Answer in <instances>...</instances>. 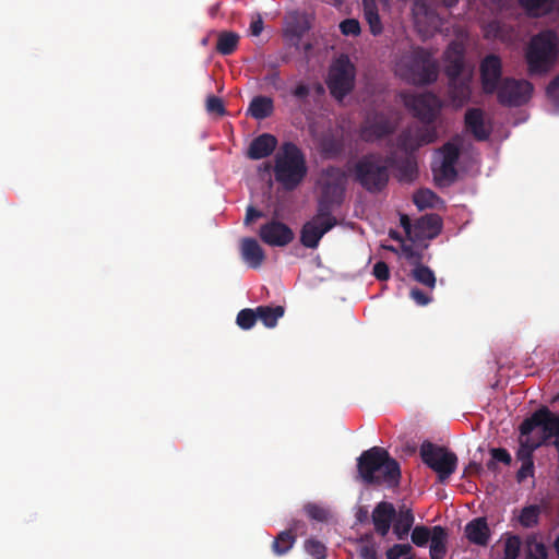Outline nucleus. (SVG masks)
Here are the masks:
<instances>
[{
  "instance_id": "nucleus-16",
  "label": "nucleus",
  "mask_w": 559,
  "mask_h": 559,
  "mask_svg": "<svg viewBox=\"0 0 559 559\" xmlns=\"http://www.w3.org/2000/svg\"><path fill=\"white\" fill-rule=\"evenodd\" d=\"M333 228V222H319L311 218L301 227L300 242L306 248L316 249L318 248L321 238Z\"/></svg>"
},
{
  "instance_id": "nucleus-47",
  "label": "nucleus",
  "mask_w": 559,
  "mask_h": 559,
  "mask_svg": "<svg viewBox=\"0 0 559 559\" xmlns=\"http://www.w3.org/2000/svg\"><path fill=\"white\" fill-rule=\"evenodd\" d=\"M304 510H305V513L311 520H314L318 522H325L329 519V512L324 508H322L316 503H307L304 507Z\"/></svg>"
},
{
  "instance_id": "nucleus-13",
  "label": "nucleus",
  "mask_w": 559,
  "mask_h": 559,
  "mask_svg": "<svg viewBox=\"0 0 559 559\" xmlns=\"http://www.w3.org/2000/svg\"><path fill=\"white\" fill-rule=\"evenodd\" d=\"M347 175L341 167L329 166L322 170L320 178V195L343 203Z\"/></svg>"
},
{
  "instance_id": "nucleus-54",
  "label": "nucleus",
  "mask_w": 559,
  "mask_h": 559,
  "mask_svg": "<svg viewBox=\"0 0 559 559\" xmlns=\"http://www.w3.org/2000/svg\"><path fill=\"white\" fill-rule=\"evenodd\" d=\"M310 86L304 82H299L293 90L292 95L301 104L306 103L310 95Z\"/></svg>"
},
{
  "instance_id": "nucleus-18",
  "label": "nucleus",
  "mask_w": 559,
  "mask_h": 559,
  "mask_svg": "<svg viewBox=\"0 0 559 559\" xmlns=\"http://www.w3.org/2000/svg\"><path fill=\"white\" fill-rule=\"evenodd\" d=\"M464 124L479 142L487 141L491 134V128L485 123V114L480 108H468L464 116Z\"/></svg>"
},
{
  "instance_id": "nucleus-12",
  "label": "nucleus",
  "mask_w": 559,
  "mask_h": 559,
  "mask_svg": "<svg viewBox=\"0 0 559 559\" xmlns=\"http://www.w3.org/2000/svg\"><path fill=\"white\" fill-rule=\"evenodd\" d=\"M437 139L438 132L435 126H418L403 130L397 136V146L406 154H413Z\"/></svg>"
},
{
  "instance_id": "nucleus-1",
  "label": "nucleus",
  "mask_w": 559,
  "mask_h": 559,
  "mask_svg": "<svg viewBox=\"0 0 559 559\" xmlns=\"http://www.w3.org/2000/svg\"><path fill=\"white\" fill-rule=\"evenodd\" d=\"M357 469L364 483L368 485L385 484L390 488L400 485V464L383 448L372 447L364 451L358 457Z\"/></svg>"
},
{
  "instance_id": "nucleus-43",
  "label": "nucleus",
  "mask_w": 559,
  "mask_h": 559,
  "mask_svg": "<svg viewBox=\"0 0 559 559\" xmlns=\"http://www.w3.org/2000/svg\"><path fill=\"white\" fill-rule=\"evenodd\" d=\"M521 538L518 535H511L504 543L503 559H518L521 550Z\"/></svg>"
},
{
  "instance_id": "nucleus-8",
  "label": "nucleus",
  "mask_w": 559,
  "mask_h": 559,
  "mask_svg": "<svg viewBox=\"0 0 559 559\" xmlns=\"http://www.w3.org/2000/svg\"><path fill=\"white\" fill-rule=\"evenodd\" d=\"M400 97L403 105L423 122V126H433L440 111V102L436 95L402 92Z\"/></svg>"
},
{
  "instance_id": "nucleus-5",
  "label": "nucleus",
  "mask_w": 559,
  "mask_h": 559,
  "mask_svg": "<svg viewBox=\"0 0 559 559\" xmlns=\"http://www.w3.org/2000/svg\"><path fill=\"white\" fill-rule=\"evenodd\" d=\"M353 175L365 190L371 193L382 191L389 182V168L380 154H367L354 165Z\"/></svg>"
},
{
  "instance_id": "nucleus-62",
  "label": "nucleus",
  "mask_w": 559,
  "mask_h": 559,
  "mask_svg": "<svg viewBox=\"0 0 559 559\" xmlns=\"http://www.w3.org/2000/svg\"><path fill=\"white\" fill-rule=\"evenodd\" d=\"M263 31V21L261 16H258L257 20H253L250 24V33L252 36H259Z\"/></svg>"
},
{
  "instance_id": "nucleus-26",
  "label": "nucleus",
  "mask_w": 559,
  "mask_h": 559,
  "mask_svg": "<svg viewBox=\"0 0 559 559\" xmlns=\"http://www.w3.org/2000/svg\"><path fill=\"white\" fill-rule=\"evenodd\" d=\"M447 530L440 525L432 527L430 559H443L447 554Z\"/></svg>"
},
{
  "instance_id": "nucleus-53",
  "label": "nucleus",
  "mask_w": 559,
  "mask_h": 559,
  "mask_svg": "<svg viewBox=\"0 0 559 559\" xmlns=\"http://www.w3.org/2000/svg\"><path fill=\"white\" fill-rule=\"evenodd\" d=\"M546 94L554 106L559 108V74L550 81L546 88Z\"/></svg>"
},
{
  "instance_id": "nucleus-60",
  "label": "nucleus",
  "mask_w": 559,
  "mask_h": 559,
  "mask_svg": "<svg viewBox=\"0 0 559 559\" xmlns=\"http://www.w3.org/2000/svg\"><path fill=\"white\" fill-rule=\"evenodd\" d=\"M400 224L401 226L403 227V229L405 230L407 237L414 241L415 239V229H414V224H412L411 222V218L408 217V215L406 214H401V217H400Z\"/></svg>"
},
{
  "instance_id": "nucleus-29",
  "label": "nucleus",
  "mask_w": 559,
  "mask_h": 559,
  "mask_svg": "<svg viewBox=\"0 0 559 559\" xmlns=\"http://www.w3.org/2000/svg\"><path fill=\"white\" fill-rule=\"evenodd\" d=\"M296 540V534H294L292 531H282L272 542L271 549L275 556H284L288 554L289 550L294 547Z\"/></svg>"
},
{
  "instance_id": "nucleus-21",
  "label": "nucleus",
  "mask_w": 559,
  "mask_h": 559,
  "mask_svg": "<svg viewBox=\"0 0 559 559\" xmlns=\"http://www.w3.org/2000/svg\"><path fill=\"white\" fill-rule=\"evenodd\" d=\"M464 52L456 45L451 44L445 51V69L444 72L450 80L461 79L464 71Z\"/></svg>"
},
{
  "instance_id": "nucleus-63",
  "label": "nucleus",
  "mask_w": 559,
  "mask_h": 559,
  "mask_svg": "<svg viewBox=\"0 0 559 559\" xmlns=\"http://www.w3.org/2000/svg\"><path fill=\"white\" fill-rule=\"evenodd\" d=\"M324 151L326 153H332V154L336 155V154L341 153L342 145L340 143H337L336 141L331 140V141H328L324 143Z\"/></svg>"
},
{
  "instance_id": "nucleus-11",
  "label": "nucleus",
  "mask_w": 559,
  "mask_h": 559,
  "mask_svg": "<svg viewBox=\"0 0 559 559\" xmlns=\"http://www.w3.org/2000/svg\"><path fill=\"white\" fill-rule=\"evenodd\" d=\"M542 428L543 439L547 441L559 435V415L554 414L548 407L542 406L520 425V435L528 436L535 428Z\"/></svg>"
},
{
  "instance_id": "nucleus-46",
  "label": "nucleus",
  "mask_w": 559,
  "mask_h": 559,
  "mask_svg": "<svg viewBox=\"0 0 559 559\" xmlns=\"http://www.w3.org/2000/svg\"><path fill=\"white\" fill-rule=\"evenodd\" d=\"M400 179L404 181H413L418 173L417 164L413 159H405L399 166Z\"/></svg>"
},
{
  "instance_id": "nucleus-15",
  "label": "nucleus",
  "mask_w": 559,
  "mask_h": 559,
  "mask_svg": "<svg viewBox=\"0 0 559 559\" xmlns=\"http://www.w3.org/2000/svg\"><path fill=\"white\" fill-rule=\"evenodd\" d=\"M259 236L261 240L273 247H284L294 239V233L289 226L280 222L271 221L260 227Z\"/></svg>"
},
{
  "instance_id": "nucleus-25",
  "label": "nucleus",
  "mask_w": 559,
  "mask_h": 559,
  "mask_svg": "<svg viewBox=\"0 0 559 559\" xmlns=\"http://www.w3.org/2000/svg\"><path fill=\"white\" fill-rule=\"evenodd\" d=\"M450 96L457 106H462L471 98V81L469 78H461L449 81Z\"/></svg>"
},
{
  "instance_id": "nucleus-32",
  "label": "nucleus",
  "mask_w": 559,
  "mask_h": 559,
  "mask_svg": "<svg viewBox=\"0 0 559 559\" xmlns=\"http://www.w3.org/2000/svg\"><path fill=\"white\" fill-rule=\"evenodd\" d=\"M364 13H365V19L369 24L370 32L373 35L381 34L382 33V24H381V20H380L374 0H364Z\"/></svg>"
},
{
  "instance_id": "nucleus-42",
  "label": "nucleus",
  "mask_w": 559,
  "mask_h": 559,
  "mask_svg": "<svg viewBox=\"0 0 559 559\" xmlns=\"http://www.w3.org/2000/svg\"><path fill=\"white\" fill-rule=\"evenodd\" d=\"M432 535V528L430 530L424 525H417L412 531V542L418 546L424 547L428 544Z\"/></svg>"
},
{
  "instance_id": "nucleus-55",
  "label": "nucleus",
  "mask_w": 559,
  "mask_h": 559,
  "mask_svg": "<svg viewBox=\"0 0 559 559\" xmlns=\"http://www.w3.org/2000/svg\"><path fill=\"white\" fill-rule=\"evenodd\" d=\"M372 274L378 281H388L390 278V269L384 261H378L373 265Z\"/></svg>"
},
{
  "instance_id": "nucleus-41",
  "label": "nucleus",
  "mask_w": 559,
  "mask_h": 559,
  "mask_svg": "<svg viewBox=\"0 0 559 559\" xmlns=\"http://www.w3.org/2000/svg\"><path fill=\"white\" fill-rule=\"evenodd\" d=\"M305 550L314 559H325L326 547L323 543L316 538H309L305 542Z\"/></svg>"
},
{
  "instance_id": "nucleus-24",
  "label": "nucleus",
  "mask_w": 559,
  "mask_h": 559,
  "mask_svg": "<svg viewBox=\"0 0 559 559\" xmlns=\"http://www.w3.org/2000/svg\"><path fill=\"white\" fill-rule=\"evenodd\" d=\"M414 522L415 516L412 509L406 506L400 507L399 511H396V518L392 524L393 533L396 535L397 539L403 540L407 537Z\"/></svg>"
},
{
  "instance_id": "nucleus-20",
  "label": "nucleus",
  "mask_w": 559,
  "mask_h": 559,
  "mask_svg": "<svg viewBox=\"0 0 559 559\" xmlns=\"http://www.w3.org/2000/svg\"><path fill=\"white\" fill-rule=\"evenodd\" d=\"M277 146V139L270 133H262L254 138L247 151V157L259 160L270 156Z\"/></svg>"
},
{
  "instance_id": "nucleus-4",
  "label": "nucleus",
  "mask_w": 559,
  "mask_h": 559,
  "mask_svg": "<svg viewBox=\"0 0 559 559\" xmlns=\"http://www.w3.org/2000/svg\"><path fill=\"white\" fill-rule=\"evenodd\" d=\"M307 175L306 158L301 150L293 142L282 145V154L275 158V180L287 191L296 189Z\"/></svg>"
},
{
  "instance_id": "nucleus-22",
  "label": "nucleus",
  "mask_w": 559,
  "mask_h": 559,
  "mask_svg": "<svg viewBox=\"0 0 559 559\" xmlns=\"http://www.w3.org/2000/svg\"><path fill=\"white\" fill-rule=\"evenodd\" d=\"M241 258L252 269L262 265L265 253L258 240L254 238H243L241 240Z\"/></svg>"
},
{
  "instance_id": "nucleus-48",
  "label": "nucleus",
  "mask_w": 559,
  "mask_h": 559,
  "mask_svg": "<svg viewBox=\"0 0 559 559\" xmlns=\"http://www.w3.org/2000/svg\"><path fill=\"white\" fill-rule=\"evenodd\" d=\"M442 162L456 165L460 158V148L451 143H445L441 148Z\"/></svg>"
},
{
  "instance_id": "nucleus-28",
  "label": "nucleus",
  "mask_w": 559,
  "mask_h": 559,
  "mask_svg": "<svg viewBox=\"0 0 559 559\" xmlns=\"http://www.w3.org/2000/svg\"><path fill=\"white\" fill-rule=\"evenodd\" d=\"M341 205L342 203L337 201L320 195L318 199L317 213L312 218L319 222H333L335 227L338 222L337 218L333 215V212Z\"/></svg>"
},
{
  "instance_id": "nucleus-34",
  "label": "nucleus",
  "mask_w": 559,
  "mask_h": 559,
  "mask_svg": "<svg viewBox=\"0 0 559 559\" xmlns=\"http://www.w3.org/2000/svg\"><path fill=\"white\" fill-rule=\"evenodd\" d=\"M540 516V508L537 504H530L524 507L519 516V523L525 528H532L538 525Z\"/></svg>"
},
{
  "instance_id": "nucleus-52",
  "label": "nucleus",
  "mask_w": 559,
  "mask_h": 559,
  "mask_svg": "<svg viewBox=\"0 0 559 559\" xmlns=\"http://www.w3.org/2000/svg\"><path fill=\"white\" fill-rule=\"evenodd\" d=\"M412 551L409 544H395L386 550L388 559H400L403 556H407Z\"/></svg>"
},
{
  "instance_id": "nucleus-40",
  "label": "nucleus",
  "mask_w": 559,
  "mask_h": 559,
  "mask_svg": "<svg viewBox=\"0 0 559 559\" xmlns=\"http://www.w3.org/2000/svg\"><path fill=\"white\" fill-rule=\"evenodd\" d=\"M436 199L437 194L429 189H420L413 197V201L419 210L432 207Z\"/></svg>"
},
{
  "instance_id": "nucleus-10",
  "label": "nucleus",
  "mask_w": 559,
  "mask_h": 559,
  "mask_svg": "<svg viewBox=\"0 0 559 559\" xmlns=\"http://www.w3.org/2000/svg\"><path fill=\"white\" fill-rule=\"evenodd\" d=\"M533 88V84L526 80L506 78L496 92L497 99L503 106L519 107L530 100Z\"/></svg>"
},
{
  "instance_id": "nucleus-6",
  "label": "nucleus",
  "mask_w": 559,
  "mask_h": 559,
  "mask_svg": "<svg viewBox=\"0 0 559 559\" xmlns=\"http://www.w3.org/2000/svg\"><path fill=\"white\" fill-rule=\"evenodd\" d=\"M356 71L348 56L342 55L330 66L326 85L332 97L343 100L355 86Z\"/></svg>"
},
{
  "instance_id": "nucleus-49",
  "label": "nucleus",
  "mask_w": 559,
  "mask_h": 559,
  "mask_svg": "<svg viewBox=\"0 0 559 559\" xmlns=\"http://www.w3.org/2000/svg\"><path fill=\"white\" fill-rule=\"evenodd\" d=\"M310 29V24L307 19L297 20L287 27V33L297 38L298 40Z\"/></svg>"
},
{
  "instance_id": "nucleus-31",
  "label": "nucleus",
  "mask_w": 559,
  "mask_h": 559,
  "mask_svg": "<svg viewBox=\"0 0 559 559\" xmlns=\"http://www.w3.org/2000/svg\"><path fill=\"white\" fill-rule=\"evenodd\" d=\"M258 319L266 328H274L277 324L280 318L284 316L285 309L282 306H259L257 307Z\"/></svg>"
},
{
  "instance_id": "nucleus-19",
  "label": "nucleus",
  "mask_w": 559,
  "mask_h": 559,
  "mask_svg": "<svg viewBox=\"0 0 559 559\" xmlns=\"http://www.w3.org/2000/svg\"><path fill=\"white\" fill-rule=\"evenodd\" d=\"M414 229V241L433 239L441 233L442 219L436 213L426 214L415 221Z\"/></svg>"
},
{
  "instance_id": "nucleus-37",
  "label": "nucleus",
  "mask_w": 559,
  "mask_h": 559,
  "mask_svg": "<svg viewBox=\"0 0 559 559\" xmlns=\"http://www.w3.org/2000/svg\"><path fill=\"white\" fill-rule=\"evenodd\" d=\"M539 442H534L528 436L520 437V447L516 451L519 461H533V453L539 447Z\"/></svg>"
},
{
  "instance_id": "nucleus-58",
  "label": "nucleus",
  "mask_w": 559,
  "mask_h": 559,
  "mask_svg": "<svg viewBox=\"0 0 559 559\" xmlns=\"http://www.w3.org/2000/svg\"><path fill=\"white\" fill-rule=\"evenodd\" d=\"M264 81L275 90H281L283 87V81L276 66H274L273 69L264 76Z\"/></svg>"
},
{
  "instance_id": "nucleus-50",
  "label": "nucleus",
  "mask_w": 559,
  "mask_h": 559,
  "mask_svg": "<svg viewBox=\"0 0 559 559\" xmlns=\"http://www.w3.org/2000/svg\"><path fill=\"white\" fill-rule=\"evenodd\" d=\"M340 29L343 35L357 36L360 34V24L355 19H346L341 22Z\"/></svg>"
},
{
  "instance_id": "nucleus-61",
  "label": "nucleus",
  "mask_w": 559,
  "mask_h": 559,
  "mask_svg": "<svg viewBox=\"0 0 559 559\" xmlns=\"http://www.w3.org/2000/svg\"><path fill=\"white\" fill-rule=\"evenodd\" d=\"M264 214L262 211L257 210L252 205L247 207L246 216H245V225H250L254 219L262 217Z\"/></svg>"
},
{
  "instance_id": "nucleus-9",
  "label": "nucleus",
  "mask_w": 559,
  "mask_h": 559,
  "mask_svg": "<svg viewBox=\"0 0 559 559\" xmlns=\"http://www.w3.org/2000/svg\"><path fill=\"white\" fill-rule=\"evenodd\" d=\"M396 126L397 122L390 114L372 111L360 123L358 135L366 143H373L394 133Z\"/></svg>"
},
{
  "instance_id": "nucleus-2",
  "label": "nucleus",
  "mask_w": 559,
  "mask_h": 559,
  "mask_svg": "<svg viewBox=\"0 0 559 559\" xmlns=\"http://www.w3.org/2000/svg\"><path fill=\"white\" fill-rule=\"evenodd\" d=\"M396 73L414 85H428L438 79V63L424 47L404 52L395 66Z\"/></svg>"
},
{
  "instance_id": "nucleus-51",
  "label": "nucleus",
  "mask_w": 559,
  "mask_h": 559,
  "mask_svg": "<svg viewBox=\"0 0 559 559\" xmlns=\"http://www.w3.org/2000/svg\"><path fill=\"white\" fill-rule=\"evenodd\" d=\"M206 110L210 114H216L218 116H224L226 114L222 98L214 95H211L206 98Z\"/></svg>"
},
{
  "instance_id": "nucleus-64",
  "label": "nucleus",
  "mask_w": 559,
  "mask_h": 559,
  "mask_svg": "<svg viewBox=\"0 0 559 559\" xmlns=\"http://www.w3.org/2000/svg\"><path fill=\"white\" fill-rule=\"evenodd\" d=\"M305 527V523L300 520H293L290 522L289 528L287 531H292L294 534H298Z\"/></svg>"
},
{
  "instance_id": "nucleus-14",
  "label": "nucleus",
  "mask_w": 559,
  "mask_h": 559,
  "mask_svg": "<svg viewBox=\"0 0 559 559\" xmlns=\"http://www.w3.org/2000/svg\"><path fill=\"white\" fill-rule=\"evenodd\" d=\"M479 72L484 93H496L503 80L500 57L493 53L486 56L480 62Z\"/></svg>"
},
{
  "instance_id": "nucleus-59",
  "label": "nucleus",
  "mask_w": 559,
  "mask_h": 559,
  "mask_svg": "<svg viewBox=\"0 0 559 559\" xmlns=\"http://www.w3.org/2000/svg\"><path fill=\"white\" fill-rule=\"evenodd\" d=\"M358 555L360 559H378L377 545L360 546Z\"/></svg>"
},
{
  "instance_id": "nucleus-27",
  "label": "nucleus",
  "mask_w": 559,
  "mask_h": 559,
  "mask_svg": "<svg viewBox=\"0 0 559 559\" xmlns=\"http://www.w3.org/2000/svg\"><path fill=\"white\" fill-rule=\"evenodd\" d=\"M248 111L251 117L258 120L269 118L274 111L273 99L267 96H255L250 102Z\"/></svg>"
},
{
  "instance_id": "nucleus-56",
  "label": "nucleus",
  "mask_w": 559,
  "mask_h": 559,
  "mask_svg": "<svg viewBox=\"0 0 559 559\" xmlns=\"http://www.w3.org/2000/svg\"><path fill=\"white\" fill-rule=\"evenodd\" d=\"M522 463L520 469L516 473V480L522 483L527 477L534 475V461H520Z\"/></svg>"
},
{
  "instance_id": "nucleus-45",
  "label": "nucleus",
  "mask_w": 559,
  "mask_h": 559,
  "mask_svg": "<svg viewBox=\"0 0 559 559\" xmlns=\"http://www.w3.org/2000/svg\"><path fill=\"white\" fill-rule=\"evenodd\" d=\"M520 4L531 14L538 15L549 10L550 0H519Z\"/></svg>"
},
{
  "instance_id": "nucleus-3",
  "label": "nucleus",
  "mask_w": 559,
  "mask_h": 559,
  "mask_svg": "<svg viewBox=\"0 0 559 559\" xmlns=\"http://www.w3.org/2000/svg\"><path fill=\"white\" fill-rule=\"evenodd\" d=\"M558 56V36L551 29L534 35L524 53L531 76L545 75L555 66Z\"/></svg>"
},
{
  "instance_id": "nucleus-17",
  "label": "nucleus",
  "mask_w": 559,
  "mask_h": 559,
  "mask_svg": "<svg viewBox=\"0 0 559 559\" xmlns=\"http://www.w3.org/2000/svg\"><path fill=\"white\" fill-rule=\"evenodd\" d=\"M396 518V509L393 503L380 501L377 503L371 513V521L374 532L381 537H385Z\"/></svg>"
},
{
  "instance_id": "nucleus-57",
  "label": "nucleus",
  "mask_w": 559,
  "mask_h": 559,
  "mask_svg": "<svg viewBox=\"0 0 559 559\" xmlns=\"http://www.w3.org/2000/svg\"><path fill=\"white\" fill-rule=\"evenodd\" d=\"M409 296L418 306H427L432 300L428 294L417 287L411 289Z\"/></svg>"
},
{
  "instance_id": "nucleus-38",
  "label": "nucleus",
  "mask_w": 559,
  "mask_h": 559,
  "mask_svg": "<svg viewBox=\"0 0 559 559\" xmlns=\"http://www.w3.org/2000/svg\"><path fill=\"white\" fill-rule=\"evenodd\" d=\"M548 554L546 546L542 542H537L535 537L526 540L525 559H547Z\"/></svg>"
},
{
  "instance_id": "nucleus-30",
  "label": "nucleus",
  "mask_w": 559,
  "mask_h": 559,
  "mask_svg": "<svg viewBox=\"0 0 559 559\" xmlns=\"http://www.w3.org/2000/svg\"><path fill=\"white\" fill-rule=\"evenodd\" d=\"M239 38L235 32H221L217 36L216 51L223 56L231 55L238 47Z\"/></svg>"
},
{
  "instance_id": "nucleus-33",
  "label": "nucleus",
  "mask_w": 559,
  "mask_h": 559,
  "mask_svg": "<svg viewBox=\"0 0 559 559\" xmlns=\"http://www.w3.org/2000/svg\"><path fill=\"white\" fill-rule=\"evenodd\" d=\"M414 17H415V24L417 26H419V24H421L423 20H427V22L429 23V25L432 28L436 29L438 27V22H439L438 15L432 10H430L429 7L424 2H421V3L418 1L415 2Z\"/></svg>"
},
{
  "instance_id": "nucleus-39",
  "label": "nucleus",
  "mask_w": 559,
  "mask_h": 559,
  "mask_svg": "<svg viewBox=\"0 0 559 559\" xmlns=\"http://www.w3.org/2000/svg\"><path fill=\"white\" fill-rule=\"evenodd\" d=\"M258 320L257 308H246L238 312L236 323L241 330H250Z\"/></svg>"
},
{
  "instance_id": "nucleus-36",
  "label": "nucleus",
  "mask_w": 559,
  "mask_h": 559,
  "mask_svg": "<svg viewBox=\"0 0 559 559\" xmlns=\"http://www.w3.org/2000/svg\"><path fill=\"white\" fill-rule=\"evenodd\" d=\"M433 171L435 178L439 182V185L449 186L453 183L457 178V171L455 165L453 164L441 162L439 169H433Z\"/></svg>"
},
{
  "instance_id": "nucleus-23",
  "label": "nucleus",
  "mask_w": 559,
  "mask_h": 559,
  "mask_svg": "<svg viewBox=\"0 0 559 559\" xmlns=\"http://www.w3.org/2000/svg\"><path fill=\"white\" fill-rule=\"evenodd\" d=\"M467 539L478 546H486L490 538V530L485 518H477L465 526Z\"/></svg>"
},
{
  "instance_id": "nucleus-35",
  "label": "nucleus",
  "mask_w": 559,
  "mask_h": 559,
  "mask_svg": "<svg viewBox=\"0 0 559 559\" xmlns=\"http://www.w3.org/2000/svg\"><path fill=\"white\" fill-rule=\"evenodd\" d=\"M412 276L413 278L418 282L419 284L433 289L436 286V275L433 271L421 263H418L413 270H412Z\"/></svg>"
},
{
  "instance_id": "nucleus-44",
  "label": "nucleus",
  "mask_w": 559,
  "mask_h": 559,
  "mask_svg": "<svg viewBox=\"0 0 559 559\" xmlns=\"http://www.w3.org/2000/svg\"><path fill=\"white\" fill-rule=\"evenodd\" d=\"M490 454L492 460L487 463V467L490 471H495L497 467L496 462H501L506 465H510L512 462V457L510 453L504 448H492L490 450Z\"/></svg>"
},
{
  "instance_id": "nucleus-7",
  "label": "nucleus",
  "mask_w": 559,
  "mask_h": 559,
  "mask_svg": "<svg viewBox=\"0 0 559 559\" xmlns=\"http://www.w3.org/2000/svg\"><path fill=\"white\" fill-rule=\"evenodd\" d=\"M419 452L423 462L438 474L440 481L445 480L455 472L457 456L445 447L426 440L421 443Z\"/></svg>"
}]
</instances>
